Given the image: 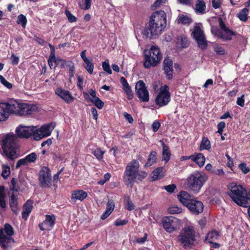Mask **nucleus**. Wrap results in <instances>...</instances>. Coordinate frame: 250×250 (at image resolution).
Returning <instances> with one entry per match:
<instances>
[{
    "label": "nucleus",
    "mask_w": 250,
    "mask_h": 250,
    "mask_svg": "<svg viewBox=\"0 0 250 250\" xmlns=\"http://www.w3.org/2000/svg\"><path fill=\"white\" fill-rule=\"evenodd\" d=\"M33 204L32 200H28L23 206V210L30 213L33 208Z\"/></svg>",
    "instance_id": "37998d69"
},
{
    "label": "nucleus",
    "mask_w": 250,
    "mask_h": 250,
    "mask_svg": "<svg viewBox=\"0 0 250 250\" xmlns=\"http://www.w3.org/2000/svg\"><path fill=\"white\" fill-rule=\"evenodd\" d=\"M162 58V54L159 48L153 45L149 50L144 51V66L146 69L155 67L159 63Z\"/></svg>",
    "instance_id": "0eeeda50"
},
{
    "label": "nucleus",
    "mask_w": 250,
    "mask_h": 250,
    "mask_svg": "<svg viewBox=\"0 0 250 250\" xmlns=\"http://www.w3.org/2000/svg\"><path fill=\"white\" fill-rule=\"evenodd\" d=\"M220 235V233L218 231L212 230L207 234L206 239H208V241H214L218 239Z\"/></svg>",
    "instance_id": "473e14b6"
},
{
    "label": "nucleus",
    "mask_w": 250,
    "mask_h": 250,
    "mask_svg": "<svg viewBox=\"0 0 250 250\" xmlns=\"http://www.w3.org/2000/svg\"><path fill=\"white\" fill-rule=\"evenodd\" d=\"M125 202V208L128 210L131 211L135 208V206L132 203L130 197L128 195H125L124 196Z\"/></svg>",
    "instance_id": "c9c22d12"
},
{
    "label": "nucleus",
    "mask_w": 250,
    "mask_h": 250,
    "mask_svg": "<svg viewBox=\"0 0 250 250\" xmlns=\"http://www.w3.org/2000/svg\"><path fill=\"white\" fill-rule=\"evenodd\" d=\"M214 34L219 38L222 39L224 41H230L232 39V36L229 34H224L223 32L219 29H217L215 32Z\"/></svg>",
    "instance_id": "f704fd0d"
},
{
    "label": "nucleus",
    "mask_w": 250,
    "mask_h": 250,
    "mask_svg": "<svg viewBox=\"0 0 250 250\" xmlns=\"http://www.w3.org/2000/svg\"><path fill=\"white\" fill-rule=\"evenodd\" d=\"M0 82L1 83L8 89H11L12 87V84L8 82L2 75H0Z\"/></svg>",
    "instance_id": "13d9d810"
},
{
    "label": "nucleus",
    "mask_w": 250,
    "mask_h": 250,
    "mask_svg": "<svg viewBox=\"0 0 250 250\" xmlns=\"http://www.w3.org/2000/svg\"><path fill=\"white\" fill-rule=\"evenodd\" d=\"M160 142L161 143L163 147L162 154L163 159L165 161L168 162L170 157V153L169 152V147L164 143L163 140H160Z\"/></svg>",
    "instance_id": "c85d7f7f"
},
{
    "label": "nucleus",
    "mask_w": 250,
    "mask_h": 250,
    "mask_svg": "<svg viewBox=\"0 0 250 250\" xmlns=\"http://www.w3.org/2000/svg\"><path fill=\"white\" fill-rule=\"evenodd\" d=\"M55 93L67 104H69L74 100V97L68 90L63 89L61 87H58L55 90Z\"/></svg>",
    "instance_id": "a211bd4d"
},
{
    "label": "nucleus",
    "mask_w": 250,
    "mask_h": 250,
    "mask_svg": "<svg viewBox=\"0 0 250 250\" xmlns=\"http://www.w3.org/2000/svg\"><path fill=\"white\" fill-rule=\"evenodd\" d=\"M65 14L67 17L68 21H69V22L72 23L77 21V18L74 15H73L70 12V11L68 10H65Z\"/></svg>",
    "instance_id": "09e8293b"
},
{
    "label": "nucleus",
    "mask_w": 250,
    "mask_h": 250,
    "mask_svg": "<svg viewBox=\"0 0 250 250\" xmlns=\"http://www.w3.org/2000/svg\"><path fill=\"white\" fill-rule=\"evenodd\" d=\"M157 155V153L155 151H151L145 164V167H149L154 164L156 162Z\"/></svg>",
    "instance_id": "2f4dec72"
},
{
    "label": "nucleus",
    "mask_w": 250,
    "mask_h": 250,
    "mask_svg": "<svg viewBox=\"0 0 250 250\" xmlns=\"http://www.w3.org/2000/svg\"><path fill=\"white\" fill-rule=\"evenodd\" d=\"M9 204L10 208L13 212L14 214H17L18 211L17 198L13 193L11 194L10 197Z\"/></svg>",
    "instance_id": "bb28decb"
},
{
    "label": "nucleus",
    "mask_w": 250,
    "mask_h": 250,
    "mask_svg": "<svg viewBox=\"0 0 250 250\" xmlns=\"http://www.w3.org/2000/svg\"><path fill=\"white\" fill-rule=\"evenodd\" d=\"M38 109L35 104L20 103L16 100L0 102V121H6L10 115L16 112L20 115L26 116L35 114Z\"/></svg>",
    "instance_id": "f03ea898"
},
{
    "label": "nucleus",
    "mask_w": 250,
    "mask_h": 250,
    "mask_svg": "<svg viewBox=\"0 0 250 250\" xmlns=\"http://www.w3.org/2000/svg\"><path fill=\"white\" fill-rule=\"evenodd\" d=\"M227 195L238 206L248 208L250 205V189L248 191L241 185L234 182L228 185Z\"/></svg>",
    "instance_id": "20e7f679"
},
{
    "label": "nucleus",
    "mask_w": 250,
    "mask_h": 250,
    "mask_svg": "<svg viewBox=\"0 0 250 250\" xmlns=\"http://www.w3.org/2000/svg\"><path fill=\"white\" fill-rule=\"evenodd\" d=\"M164 188L168 192L172 193H173L176 188V186L174 184H171L167 186H164Z\"/></svg>",
    "instance_id": "052dcab7"
},
{
    "label": "nucleus",
    "mask_w": 250,
    "mask_h": 250,
    "mask_svg": "<svg viewBox=\"0 0 250 250\" xmlns=\"http://www.w3.org/2000/svg\"><path fill=\"white\" fill-rule=\"evenodd\" d=\"M214 51L218 55H223L226 53L224 48L219 45H216L213 46Z\"/></svg>",
    "instance_id": "603ef678"
},
{
    "label": "nucleus",
    "mask_w": 250,
    "mask_h": 250,
    "mask_svg": "<svg viewBox=\"0 0 250 250\" xmlns=\"http://www.w3.org/2000/svg\"><path fill=\"white\" fill-rule=\"evenodd\" d=\"M152 181H155L162 179L165 176L164 167H158L155 168L152 172Z\"/></svg>",
    "instance_id": "5701e85b"
},
{
    "label": "nucleus",
    "mask_w": 250,
    "mask_h": 250,
    "mask_svg": "<svg viewBox=\"0 0 250 250\" xmlns=\"http://www.w3.org/2000/svg\"><path fill=\"white\" fill-rule=\"evenodd\" d=\"M15 242V240L13 238L4 233L3 229H0V246L3 250H9Z\"/></svg>",
    "instance_id": "4468645a"
},
{
    "label": "nucleus",
    "mask_w": 250,
    "mask_h": 250,
    "mask_svg": "<svg viewBox=\"0 0 250 250\" xmlns=\"http://www.w3.org/2000/svg\"><path fill=\"white\" fill-rule=\"evenodd\" d=\"M39 181L40 186L43 188H50L52 184L51 171L47 167H43L39 174Z\"/></svg>",
    "instance_id": "9d476101"
},
{
    "label": "nucleus",
    "mask_w": 250,
    "mask_h": 250,
    "mask_svg": "<svg viewBox=\"0 0 250 250\" xmlns=\"http://www.w3.org/2000/svg\"><path fill=\"white\" fill-rule=\"evenodd\" d=\"M4 189L3 186L0 187V207L1 208H5L6 207L5 195L4 193Z\"/></svg>",
    "instance_id": "58836bf2"
},
{
    "label": "nucleus",
    "mask_w": 250,
    "mask_h": 250,
    "mask_svg": "<svg viewBox=\"0 0 250 250\" xmlns=\"http://www.w3.org/2000/svg\"><path fill=\"white\" fill-rule=\"evenodd\" d=\"M1 176L4 179H6L10 174V167L6 165H2Z\"/></svg>",
    "instance_id": "a19ab883"
},
{
    "label": "nucleus",
    "mask_w": 250,
    "mask_h": 250,
    "mask_svg": "<svg viewBox=\"0 0 250 250\" xmlns=\"http://www.w3.org/2000/svg\"><path fill=\"white\" fill-rule=\"evenodd\" d=\"M28 165V162L26 160L25 157L24 158L21 159L17 162L16 166V167L19 168L21 166H26Z\"/></svg>",
    "instance_id": "e2e57ef3"
},
{
    "label": "nucleus",
    "mask_w": 250,
    "mask_h": 250,
    "mask_svg": "<svg viewBox=\"0 0 250 250\" xmlns=\"http://www.w3.org/2000/svg\"><path fill=\"white\" fill-rule=\"evenodd\" d=\"M27 22L26 17L24 15L21 14L17 17V23L21 25L22 27L25 28Z\"/></svg>",
    "instance_id": "e433bc0d"
},
{
    "label": "nucleus",
    "mask_w": 250,
    "mask_h": 250,
    "mask_svg": "<svg viewBox=\"0 0 250 250\" xmlns=\"http://www.w3.org/2000/svg\"><path fill=\"white\" fill-rule=\"evenodd\" d=\"M170 101V93L169 91V86L165 84L160 88V92L155 99L156 104L160 107H163L168 104Z\"/></svg>",
    "instance_id": "1a4fd4ad"
},
{
    "label": "nucleus",
    "mask_w": 250,
    "mask_h": 250,
    "mask_svg": "<svg viewBox=\"0 0 250 250\" xmlns=\"http://www.w3.org/2000/svg\"><path fill=\"white\" fill-rule=\"evenodd\" d=\"M104 151L99 148H97L92 152V154L96 157L98 160H101L103 158V155Z\"/></svg>",
    "instance_id": "49530a36"
},
{
    "label": "nucleus",
    "mask_w": 250,
    "mask_h": 250,
    "mask_svg": "<svg viewBox=\"0 0 250 250\" xmlns=\"http://www.w3.org/2000/svg\"><path fill=\"white\" fill-rule=\"evenodd\" d=\"M208 180V177L199 172L190 174L185 183V186L195 193H198Z\"/></svg>",
    "instance_id": "6e6552de"
},
{
    "label": "nucleus",
    "mask_w": 250,
    "mask_h": 250,
    "mask_svg": "<svg viewBox=\"0 0 250 250\" xmlns=\"http://www.w3.org/2000/svg\"><path fill=\"white\" fill-rule=\"evenodd\" d=\"M238 167L240 168V169H241L244 174H247L250 171V168L245 163H240L238 166Z\"/></svg>",
    "instance_id": "864d4df0"
},
{
    "label": "nucleus",
    "mask_w": 250,
    "mask_h": 250,
    "mask_svg": "<svg viewBox=\"0 0 250 250\" xmlns=\"http://www.w3.org/2000/svg\"><path fill=\"white\" fill-rule=\"evenodd\" d=\"M115 207V204L113 200H109L106 204V208L105 211L102 214L101 216V220H104L107 218L113 212Z\"/></svg>",
    "instance_id": "4be33fe9"
},
{
    "label": "nucleus",
    "mask_w": 250,
    "mask_h": 250,
    "mask_svg": "<svg viewBox=\"0 0 250 250\" xmlns=\"http://www.w3.org/2000/svg\"><path fill=\"white\" fill-rule=\"evenodd\" d=\"M84 4L83 5L80 2L79 3L80 8L83 10H88L91 7L92 0H84Z\"/></svg>",
    "instance_id": "8fccbe9b"
},
{
    "label": "nucleus",
    "mask_w": 250,
    "mask_h": 250,
    "mask_svg": "<svg viewBox=\"0 0 250 250\" xmlns=\"http://www.w3.org/2000/svg\"><path fill=\"white\" fill-rule=\"evenodd\" d=\"M187 208L192 214L199 215L203 212L204 205L202 202L193 198L188 205Z\"/></svg>",
    "instance_id": "dca6fc26"
},
{
    "label": "nucleus",
    "mask_w": 250,
    "mask_h": 250,
    "mask_svg": "<svg viewBox=\"0 0 250 250\" xmlns=\"http://www.w3.org/2000/svg\"><path fill=\"white\" fill-rule=\"evenodd\" d=\"M212 6L215 9H217L221 7V0H212Z\"/></svg>",
    "instance_id": "338daca9"
},
{
    "label": "nucleus",
    "mask_w": 250,
    "mask_h": 250,
    "mask_svg": "<svg viewBox=\"0 0 250 250\" xmlns=\"http://www.w3.org/2000/svg\"><path fill=\"white\" fill-rule=\"evenodd\" d=\"M198 233L192 226L184 228L178 235L177 238L181 245L186 250H190L195 246Z\"/></svg>",
    "instance_id": "423d86ee"
},
{
    "label": "nucleus",
    "mask_w": 250,
    "mask_h": 250,
    "mask_svg": "<svg viewBox=\"0 0 250 250\" xmlns=\"http://www.w3.org/2000/svg\"><path fill=\"white\" fill-rule=\"evenodd\" d=\"M167 16L163 10L156 11L150 17L149 21L146 24L143 35L146 38L152 39L154 35H158L166 28Z\"/></svg>",
    "instance_id": "7ed1b4c3"
},
{
    "label": "nucleus",
    "mask_w": 250,
    "mask_h": 250,
    "mask_svg": "<svg viewBox=\"0 0 250 250\" xmlns=\"http://www.w3.org/2000/svg\"><path fill=\"white\" fill-rule=\"evenodd\" d=\"M84 62L86 64V65L84 67L85 69L90 74H92L93 72L94 69V64L92 62V60H88Z\"/></svg>",
    "instance_id": "a18cd8bd"
},
{
    "label": "nucleus",
    "mask_w": 250,
    "mask_h": 250,
    "mask_svg": "<svg viewBox=\"0 0 250 250\" xmlns=\"http://www.w3.org/2000/svg\"><path fill=\"white\" fill-rule=\"evenodd\" d=\"M45 217V219L42 223L39 224V227L42 231L51 230L55 224L56 217L54 214H46Z\"/></svg>",
    "instance_id": "2eb2a0df"
},
{
    "label": "nucleus",
    "mask_w": 250,
    "mask_h": 250,
    "mask_svg": "<svg viewBox=\"0 0 250 250\" xmlns=\"http://www.w3.org/2000/svg\"><path fill=\"white\" fill-rule=\"evenodd\" d=\"M178 219L173 216L164 217L162 219L163 227L165 230L171 233L177 229Z\"/></svg>",
    "instance_id": "ddd939ff"
},
{
    "label": "nucleus",
    "mask_w": 250,
    "mask_h": 250,
    "mask_svg": "<svg viewBox=\"0 0 250 250\" xmlns=\"http://www.w3.org/2000/svg\"><path fill=\"white\" fill-rule=\"evenodd\" d=\"M218 22L220 28L225 32V33H226V34H229L232 36L236 35L235 32L229 29L228 27L226 26L223 19L221 18H219Z\"/></svg>",
    "instance_id": "c756f323"
},
{
    "label": "nucleus",
    "mask_w": 250,
    "mask_h": 250,
    "mask_svg": "<svg viewBox=\"0 0 250 250\" xmlns=\"http://www.w3.org/2000/svg\"><path fill=\"white\" fill-rule=\"evenodd\" d=\"M244 96L245 95L243 94L241 95V97H238L237 99V104L241 107H243L245 105Z\"/></svg>",
    "instance_id": "0e129e2a"
},
{
    "label": "nucleus",
    "mask_w": 250,
    "mask_h": 250,
    "mask_svg": "<svg viewBox=\"0 0 250 250\" xmlns=\"http://www.w3.org/2000/svg\"><path fill=\"white\" fill-rule=\"evenodd\" d=\"M33 133L32 134L31 136H33L35 140H39L44 137V136H42V133L40 132V129H36L34 126L33 127Z\"/></svg>",
    "instance_id": "de8ad7c7"
},
{
    "label": "nucleus",
    "mask_w": 250,
    "mask_h": 250,
    "mask_svg": "<svg viewBox=\"0 0 250 250\" xmlns=\"http://www.w3.org/2000/svg\"><path fill=\"white\" fill-rule=\"evenodd\" d=\"M177 197L180 203L187 208L193 199L187 191L183 190L179 192Z\"/></svg>",
    "instance_id": "6ab92c4d"
},
{
    "label": "nucleus",
    "mask_w": 250,
    "mask_h": 250,
    "mask_svg": "<svg viewBox=\"0 0 250 250\" xmlns=\"http://www.w3.org/2000/svg\"><path fill=\"white\" fill-rule=\"evenodd\" d=\"M87 193L81 189H77L73 191L71 195V200L76 202L77 200L83 201L87 197Z\"/></svg>",
    "instance_id": "aec40b11"
},
{
    "label": "nucleus",
    "mask_w": 250,
    "mask_h": 250,
    "mask_svg": "<svg viewBox=\"0 0 250 250\" xmlns=\"http://www.w3.org/2000/svg\"><path fill=\"white\" fill-rule=\"evenodd\" d=\"M194 39L197 41L199 47L202 50L206 49L208 43L203 30L199 26H195L192 33Z\"/></svg>",
    "instance_id": "f8f14e48"
},
{
    "label": "nucleus",
    "mask_w": 250,
    "mask_h": 250,
    "mask_svg": "<svg viewBox=\"0 0 250 250\" xmlns=\"http://www.w3.org/2000/svg\"><path fill=\"white\" fill-rule=\"evenodd\" d=\"M25 158L28 163L34 162L37 159V154L35 152H32L25 156Z\"/></svg>",
    "instance_id": "4d7b16f0"
},
{
    "label": "nucleus",
    "mask_w": 250,
    "mask_h": 250,
    "mask_svg": "<svg viewBox=\"0 0 250 250\" xmlns=\"http://www.w3.org/2000/svg\"><path fill=\"white\" fill-rule=\"evenodd\" d=\"M11 185L10 186V190L13 191L18 192L20 189V188L18 185H16L17 182H16L15 178H13L11 179Z\"/></svg>",
    "instance_id": "5fc2aeb1"
},
{
    "label": "nucleus",
    "mask_w": 250,
    "mask_h": 250,
    "mask_svg": "<svg viewBox=\"0 0 250 250\" xmlns=\"http://www.w3.org/2000/svg\"><path fill=\"white\" fill-rule=\"evenodd\" d=\"M248 9L244 8L241 10L239 13L238 14V17L241 21H246L248 20Z\"/></svg>",
    "instance_id": "4c0bfd02"
},
{
    "label": "nucleus",
    "mask_w": 250,
    "mask_h": 250,
    "mask_svg": "<svg viewBox=\"0 0 250 250\" xmlns=\"http://www.w3.org/2000/svg\"><path fill=\"white\" fill-rule=\"evenodd\" d=\"M128 222V220L127 219L121 220L120 219H117L114 222V225L115 226H123L126 225Z\"/></svg>",
    "instance_id": "bf43d9fd"
},
{
    "label": "nucleus",
    "mask_w": 250,
    "mask_h": 250,
    "mask_svg": "<svg viewBox=\"0 0 250 250\" xmlns=\"http://www.w3.org/2000/svg\"><path fill=\"white\" fill-rule=\"evenodd\" d=\"M54 127L55 125H53L52 124L44 125L40 128V132H42V136L47 137L51 135V132Z\"/></svg>",
    "instance_id": "a878e982"
},
{
    "label": "nucleus",
    "mask_w": 250,
    "mask_h": 250,
    "mask_svg": "<svg viewBox=\"0 0 250 250\" xmlns=\"http://www.w3.org/2000/svg\"><path fill=\"white\" fill-rule=\"evenodd\" d=\"M206 158L201 153H194L192 154V161L195 162L200 167H203L205 162Z\"/></svg>",
    "instance_id": "393cba45"
},
{
    "label": "nucleus",
    "mask_w": 250,
    "mask_h": 250,
    "mask_svg": "<svg viewBox=\"0 0 250 250\" xmlns=\"http://www.w3.org/2000/svg\"><path fill=\"white\" fill-rule=\"evenodd\" d=\"M206 9V3L203 0H197L195 4V11L197 13L201 14L205 13Z\"/></svg>",
    "instance_id": "cd10ccee"
},
{
    "label": "nucleus",
    "mask_w": 250,
    "mask_h": 250,
    "mask_svg": "<svg viewBox=\"0 0 250 250\" xmlns=\"http://www.w3.org/2000/svg\"><path fill=\"white\" fill-rule=\"evenodd\" d=\"M5 233L6 234V235L8 236H11L14 235V231L13 227L9 224L6 223L4 225V229Z\"/></svg>",
    "instance_id": "c03bdc74"
},
{
    "label": "nucleus",
    "mask_w": 250,
    "mask_h": 250,
    "mask_svg": "<svg viewBox=\"0 0 250 250\" xmlns=\"http://www.w3.org/2000/svg\"><path fill=\"white\" fill-rule=\"evenodd\" d=\"M57 58L55 56H53L52 57H51V56H49L48 63L51 69H55L56 67L58 66L57 63Z\"/></svg>",
    "instance_id": "ea45409f"
},
{
    "label": "nucleus",
    "mask_w": 250,
    "mask_h": 250,
    "mask_svg": "<svg viewBox=\"0 0 250 250\" xmlns=\"http://www.w3.org/2000/svg\"><path fill=\"white\" fill-rule=\"evenodd\" d=\"M147 236V234L145 233L143 237L136 239V242L139 244H144L146 241Z\"/></svg>",
    "instance_id": "774afa93"
},
{
    "label": "nucleus",
    "mask_w": 250,
    "mask_h": 250,
    "mask_svg": "<svg viewBox=\"0 0 250 250\" xmlns=\"http://www.w3.org/2000/svg\"><path fill=\"white\" fill-rule=\"evenodd\" d=\"M168 211L170 214H177L181 212L182 208L177 207H170L168 208Z\"/></svg>",
    "instance_id": "6e6d98bb"
},
{
    "label": "nucleus",
    "mask_w": 250,
    "mask_h": 250,
    "mask_svg": "<svg viewBox=\"0 0 250 250\" xmlns=\"http://www.w3.org/2000/svg\"><path fill=\"white\" fill-rule=\"evenodd\" d=\"M163 69L167 80H171L173 78V61L169 57H166L163 62Z\"/></svg>",
    "instance_id": "f3484780"
},
{
    "label": "nucleus",
    "mask_w": 250,
    "mask_h": 250,
    "mask_svg": "<svg viewBox=\"0 0 250 250\" xmlns=\"http://www.w3.org/2000/svg\"><path fill=\"white\" fill-rule=\"evenodd\" d=\"M226 126V124L224 122H221L217 125V133L220 134H222L223 129Z\"/></svg>",
    "instance_id": "680f3d73"
},
{
    "label": "nucleus",
    "mask_w": 250,
    "mask_h": 250,
    "mask_svg": "<svg viewBox=\"0 0 250 250\" xmlns=\"http://www.w3.org/2000/svg\"><path fill=\"white\" fill-rule=\"evenodd\" d=\"M83 96L85 100H88L94 104L98 109H101L103 107L104 103L99 97H96L95 99H92L86 92L83 93Z\"/></svg>",
    "instance_id": "b1692460"
},
{
    "label": "nucleus",
    "mask_w": 250,
    "mask_h": 250,
    "mask_svg": "<svg viewBox=\"0 0 250 250\" xmlns=\"http://www.w3.org/2000/svg\"><path fill=\"white\" fill-rule=\"evenodd\" d=\"M211 149V145L209 139L207 137H203L201 141L200 149L209 150Z\"/></svg>",
    "instance_id": "72a5a7b5"
},
{
    "label": "nucleus",
    "mask_w": 250,
    "mask_h": 250,
    "mask_svg": "<svg viewBox=\"0 0 250 250\" xmlns=\"http://www.w3.org/2000/svg\"><path fill=\"white\" fill-rule=\"evenodd\" d=\"M72 62L69 61H66L60 58L57 57V63L58 66H60L61 68H63L65 67H68L70 66Z\"/></svg>",
    "instance_id": "79ce46f5"
},
{
    "label": "nucleus",
    "mask_w": 250,
    "mask_h": 250,
    "mask_svg": "<svg viewBox=\"0 0 250 250\" xmlns=\"http://www.w3.org/2000/svg\"><path fill=\"white\" fill-rule=\"evenodd\" d=\"M120 82L123 85V88L127 96V98L129 100H131L133 98V94L131 89V87L128 83L124 77H121L120 78Z\"/></svg>",
    "instance_id": "412c9836"
},
{
    "label": "nucleus",
    "mask_w": 250,
    "mask_h": 250,
    "mask_svg": "<svg viewBox=\"0 0 250 250\" xmlns=\"http://www.w3.org/2000/svg\"><path fill=\"white\" fill-rule=\"evenodd\" d=\"M135 89L138 97L141 102H148L149 93L143 81L140 80L136 83Z\"/></svg>",
    "instance_id": "9b49d317"
},
{
    "label": "nucleus",
    "mask_w": 250,
    "mask_h": 250,
    "mask_svg": "<svg viewBox=\"0 0 250 250\" xmlns=\"http://www.w3.org/2000/svg\"><path fill=\"white\" fill-rule=\"evenodd\" d=\"M139 168L140 164L137 160H133L127 164L123 177L126 186L132 188L136 180L142 181L147 177V172L140 171Z\"/></svg>",
    "instance_id": "39448f33"
},
{
    "label": "nucleus",
    "mask_w": 250,
    "mask_h": 250,
    "mask_svg": "<svg viewBox=\"0 0 250 250\" xmlns=\"http://www.w3.org/2000/svg\"><path fill=\"white\" fill-rule=\"evenodd\" d=\"M68 67L69 68V76L70 78H72L74 76L75 74V67L74 63L72 62L71 64H70V66H68Z\"/></svg>",
    "instance_id": "69168bd1"
},
{
    "label": "nucleus",
    "mask_w": 250,
    "mask_h": 250,
    "mask_svg": "<svg viewBox=\"0 0 250 250\" xmlns=\"http://www.w3.org/2000/svg\"><path fill=\"white\" fill-rule=\"evenodd\" d=\"M102 67L104 71L107 72L108 74H112V70L111 69L108 60H106L103 62Z\"/></svg>",
    "instance_id": "3c124183"
},
{
    "label": "nucleus",
    "mask_w": 250,
    "mask_h": 250,
    "mask_svg": "<svg viewBox=\"0 0 250 250\" xmlns=\"http://www.w3.org/2000/svg\"><path fill=\"white\" fill-rule=\"evenodd\" d=\"M33 126L19 125L16 129V134L6 135L2 140L1 148L2 155L6 158L13 161L17 157V150L18 146L17 138H29L32 136Z\"/></svg>",
    "instance_id": "f257e3e1"
},
{
    "label": "nucleus",
    "mask_w": 250,
    "mask_h": 250,
    "mask_svg": "<svg viewBox=\"0 0 250 250\" xmlns=\"http://www.w3.org/2000/svg\"><path fill=\"white\" fill-rule=\"evenodd\" d=\"M176 21L178 23H181L184 25L189 24L192 22V20L187 16L183 14H179L177 18Z\"/></svg>",
    "instance_id": "7c9ffc66"
}]
</instances>
